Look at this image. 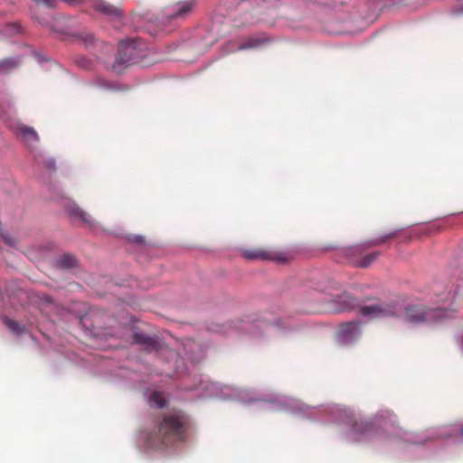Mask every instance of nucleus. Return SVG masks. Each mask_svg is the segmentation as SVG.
Segmentation results:
<instances>
[{"label": "nucleus", "mask_w": 463, "mask_h": 463, "mask_svg": "<svg viewBox=\"0 0 463 463\" xmlns=\"http://www.w3.org/2000/svg\"><path fill=\"white\" fill-rule=\"evenodd\" d=\"M186 422L179 412L165 414L147 435V444L156 449L169 447L185 439Z\"/></svg>", "instance_id": "obj_1"}, {"label": "nucleus", "mask_w": 463, "mask_h": 463, "mask_svg": "<svg viewBox=\"0 0 463 463\" xmlns=\"http://www.w3.org/2000/svg\"><path fill=\"white\" fill-rule=\"evenodd\" d=\"M147 43L139 37H132L121 40L118 49L110 69L116 73H121L131 64L142 62L149 55Z\"/></svg>", "instance_id": "obj_2"}, {"label": "nucleus", "mask_w": 463, "mask_h": 463, "mask_svg": "<svg viewBox=\"0 0 463 463\" xmlns=\"http://www.w3.org/2000/svg\"><path fill=\"white\" fill-rule=\"evenodd\" d=\"M451 317V312L443 308H428L422 305H410L405 308V319L410 323L439 321Z\"/></svg>", "instance_id": "obj_3"}, {"label": "nucleus", "mask_w": 463, "mask_h": 463, "mask_svg": "<svg viewBox=\"0 0 463 463\" xmlns=\"http://www.w3.org/2000/svg\"><path fill=\"white\" fill-rule=\"evenodd\" d=\"M194 5V0H185L165 7L162 16L160 17V23L164 25H167L172 20L185 18L192 13Z\"/></svg>", "instance_id": "obj_4"}, {"label": "nucleus", "mask_w": 463, "mask_h": 463, "mask_svg": "<svg viewBox=\"0 0 463 463\" xmlns=\"http://www.w3.org/2000/svg\"><path fill=\"white\" fill-rule=\"evenodd\" d=\"M362 336L361 322L350 321L339 325L336 332V340L343 345H351Z\"/></svg>", "instance_id": "obj_5"}, {"label": "nucleus", "mask_w": 463, "mask_h": 463, "mask_svg": "<svg viewBox=\"0 0 463 463\" xmlns=\"http://www.w3.org/2000/svg\"><path fill=\"white\" fill-rule=\"evenodd\" d=\"M242 256L250 260H273L278 263H287L289 258L281 252L264 249V248H254L246 249L242 250Z\"/></svg>", "instance_id": "obj_6"}, {"label": "nucleus", "mask_w": 463, "mask_h": 463, "mask_svg": "<svg viewBox=\"0 0 463 463\" xmlns=\"http://www.w3.org/2000/svg\"><path fill=\"white\" fill-rule=\"evenodd\" d=\"M416 0H372L369 2V8L372 9V13L366 14L364 19L368 21H373L377 18L380 11L384 8L390 7H400V6H413ZM415 7H417L415 5Z\"/></svg>", "instance_id": "obj_7"}, {"label": "nucleus", "mask_w": 463, "mask_h": 463, "mask_svg": "<svg viewBox=\"0 0 463 463\" xmlns=\"http://www.w3.org/2000/svg\"><path fill=\"white\" fill-rule=\"evenodd\" d=\"M360 313L364 317H387L395 314V308L393 303H378L361 307Z\"/></svg>", "instance_id": "obj_8"}, {"label": "nucleus", "mask_w": 463, "mask_h": 463, "mask_svg": "<svg viewBox=\"0 0 463 463\" xmlns=\"http://www.w3.org/2000/svg\"><path fill=\"white\" fill-rule=\"evenodd\" d=\"M90 6L96 12L117 20L123 17V11L119 5L110 4L106 0H90Z\"/></svg>", "instance_id": "obj_9"}, {"label": "nucleus", "mask_w": 463, "mask_h": 463, "mask_svg": "<svg viewBox=\"0 0 463 463\" xmlns=\"http://www.w3.org/2000/svg\"><path fill=\"white\" fill-rule=\"evenodd\" d=\"M332 308L335 312H345L356 307L359 300L348 293H344L332 299Z\"/></svg>", "instance_id": "obj_10"}, {"label": "nucleus", "mask_w": 463, "mask_h": 463, "mask_svg": "<svg viewBox=\"0 0 463 463\" xmlns=\"http://www.w3.org/2000/svg\"><path fill=\"white\" fill-rule=\"evenodd\" d=\"M64 206L69 215L74 220L80 221L86 224L92 223L90 215L80 208L74 202L68 200Z\"/></svg>", "instance_id": "obj_11"}, {"label": "nucleus", "mask_w": 463, "mask_h": 463, "mask_svg": "<svg viewBox=\"0 0 463 463\" xmlns=\"http://www.w3.org/2000/svg\"><path fill=\"white\" fill-rule=\"evenodd\" d=\"M367 248V242L354 245L345 250V255L347 258L348 261L356 267L357 262L363 258L364 253L365 252Z\"/></svg>", "instance_id": "obj_12"}, {"label": "nucleus", "mask_w": 463, "mask_h": 463, "mask_svg": "<svg viewBox=\"0 0 463 463\" xmlns=\"http://www.w3.org/2000/svg\"><path fill=\"white\" fill-rule=\"evenodd\" d=\"M133 341L136 344L143 345L145 349L149 351L156 349L157 346V343L153 337L143 333L135 332L133 334Z\"/></svg>", "instance_id": "obj_13"}, {"label": "nucleus", "mask_w": 463, "mask_h": 463, "mask_svg": "<svg viewBox=\"0 0 463 463\" xmlns=\"http://www.w3.org/2000/svg\"><path fill=\"white\" fill-rule=\"evenodd\" d=\"M16 134L24 137L28 141L38 140V135L35 130L24 124L17 125Z\"/></svg>", "instance_id": "obj_14"}, {"label": "nucleus", "mask_w": 463, "mask_h": 463, "mask_svg": "<svg viewBox=\"0 0 463 463\" xmlns=\"http://www.w3.org/2000/svg\"><path fill=\"white\" fill-rule=\"evenodd\" d=\"M59 268L71 269L77 265V259L71 254H63L56 261Z\"/></svg>", "instance_id": "obj_15"}, {"label": "nucleus", "mask_w": 463, "mask_h": 463, "mask_svg": "<svg viewBox=\"0 0 463 463\" xmlns=\"http://www.w3.org/2000/svg\"><path fill=\"white\" fill-rule=\"evenodd\" d=\"M354 430L361 434H368L375 430V423L371 421H356L354 424Z\"/></svg>", "instance_id": "obj_16"}, {"label": "nucleus", "mask_w": 463, "mask_h": 463, "mask_svg": "<svg viewBox=\"0 0 463 463\" xmlns=\"http://www.w3.org/2000/svg\"><path fill=\"white\" fill-rule=\"evenodd\" d=\"M71 36L81 41L86 47H90L94 43V36L90 31H76Z\"/></svg>", "instance_id": "obj_17"}, {"label": "nucleus", "mask_w": 463, "mask_h": 463, "mask_svg": "<svg viewBox=\"0 0 463 463\" xmlns=\"http://www.w3.org/2000/svg\"><path fill=\"white\" fill-rule=\"evenodd\" d=\"M20 61L17 59L7 58L0 61V73H6L18 67Z\"/></svg>", "instance_id": "obj_18"}, {"label": "nucleus", "mask_w": 463, "mask_h": 463, "mask_svg": "<svg viewBox=\"0 0 463 463\" xmlns=\"http://www.w3.org/2000/svg\"><path fill=\"white\" fill-rule=\"evenodd\" d=\"M396 235H397L396 232H392L386 233L383 236H380L378 238L373 239V240L367 241V248H372V247L382 245V244L385 243L386 241L395 238Z\"/></svg>", "instance_id": "obj_19"}, {"label": "nucleus", "mask_w": 463, "mask_h": 463, "mask_svg": "<svg viewBox=\"0 0 463 463\" xmlns=\"http://www.w3.org/2000/svg\"><path fill=\"white\" fill-rule=\"evenodd\" d=\"M379 255V251H373L364 255L363 258H361V260L357 262L356 267L364 269L368 268L372 263H373L377 260Z\"/></svg>", "instance_id": "obj_20"}, {"label": "nucleus", "mask_w": 463, "mask_h": 463, "mask_svg": "<svg viewBox=\"0 0 463 463\" xmlns=\"http://www.w3.org/2000/svg\"><path fill=\"white\" fill-rule=\"evenodd\" d=\"M4 323L14 333L21 334L23 332L19 323L15 320L5 318Z\"/></svg>", "instance_id": "obj_21"}, {"label": "nucleus", "mask_w": 463, "mask_h": 463, "mask_svg": "<svg viewBox=\"0 0 463 463\" xmlns=\"http://www.w3.org/2000/svg\"><path fill=\"white\" fill-rule=\"evenodd\" d=\"M463 15V7H454L449 14L445 16V20L448 22H451L458 17Z\"/></svg>", "instance_id": "obj_22"}, {"label": "nucleus", "mask_w": 463, "mask_h": 463, "mask_svg": "<svg viewBox=\"0 0 463 463\" xmlns=\"http://www.w3.org/2000/svg\"><path fill=\"white\" fill-rule=\"evenodd\" d=\"M151 402H154L156 407L163 408L165 406V398L157 392H155L151 395Z\"/></svg>", "instance_id": "obj_23"}, {"label": "nucleus", "mask_w": 463, "mask_h": 463, "mask_svg": "<svg viewBox=\"0 0 463 463\" xmlns=\"http://www.w3.org/2000/svg\"><path fill=\"white\" fill-rule=\"evenodd\" d=\"M37 5H43L53 8L56 5V0H33Z\"/></svg>", "instance_id": "obj_24"}, {"label": "nucleus", "mask_w": 463, "mask_h": 463, "mask_svg": "<svg viewBox=\"0 0 463 463\" xmlns=\"http://www.w3.org/2000/svg\"><path fill=\"white\" fill-rule=\"evenodd\" d=\"M99 84H100V86H102L103 88H105L107 90H122V88H120L117 83H114V82H109V81L102 80L99 82Z\"/></svg>", "instance_id": "obj_25"}, {"label": "nucleus", "mask_w": 463, "mask_h": 463, "mask_svg": "<svg viewBox=\"0 0 463 463\" xmlns=\"http://www.w3.org/2000/svg\"><path fill=\"white\" fill-rule=\"evenodd\" d=\"M263 43V40L260 39H250L246 43L244 47L251 48V47H258Z\"/></svg>", "instance_id": "obj_26"}, {"label": "nucleus", "mask_w": 463, "mask_h": 463, "mask_svg": "<svg viewBox=\"0 0 463 463\" xmlns=\"http://www.w3.org/2000/svg\"><path fill=\"white\" fill-rule=\"evenodd\" d=\"M54 33H56L58 35L57 37L58 38H61L62 40H65L66 37H67V34H69L68 33H70V31H61V30H59V31H54Z\"/></svg>", "instance_id": "obj_27"}, {"label": "nucleus", "mask_w": 463, "mask_h": 463, "mask_svg": "<svg viewBox=\"0 0 463 463\" xmlns=\"http://www.w3.org/2000/svg\"><path fill=\"white\" fill-rule=\"evenodd\" d=\"M0 236H2L4 238V241L7 243V244H10V240L7 236H4L1 232H0Z\"/></svg>", "instance_id": "obj_28"}, {"label": "nucleus", "mask_w": 463, "mask_h": 463, "mask_svg": "<svg viewBox=\"0 0 463 463\" xmlns=\"http://www.w3.org/2000/svg\"><path fill=\"white\" fill-rule=\"evenodd\" d=\"M136 241H137V242H140V243H141V242H143V238H142V237H140V236H138V237L136 239Z\"/></svg>", "instance_id": "obj_29"}, {"label": "nucleus", "mask_w": 463, "mask_h": 463, "mask_svg": "<svg viewBox=\"0 0 463 463\" xmlns=\"http://www.w3.org/2000/svg\"><path fill=\"white\" fill-rule=\"evenodd\" d=\"M64 2L68 3V4H71L73 2V0H63Z\"/></svg>", "instance_id": "obj_30"}, {"label": "nucleus", "mask_w": 463, "mask_h": 463, "mask_svg": "<svg viewBox=\"0 0 463 463\" xmlns=\"http://www.w3.org/2000/svg\"><path fill=\"white\" fill-rule=\"evenodd\" d=\"M461 435H462V437H463V426H462V428H461Z\"/></svg>", "instance_id": "obj_31"}]
</instances>
